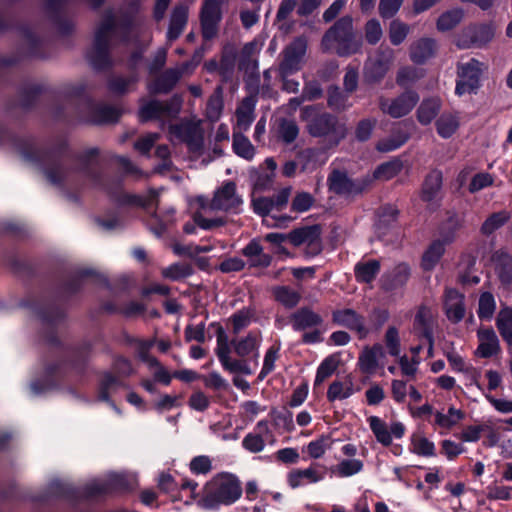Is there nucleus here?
Returning <instances> with one entry per match:
<instances>
[{"label":"nucleus","instance_id":"1","mask_svg":"<svg viewBox=\"0 0 512 512\" xmlns=\"http://www.w3.org/2000/svg\"><path fill=\"white\" fill-rule=\"evenodd\" d=\"M300 118L306 123V131L311 137L323 138L330 145H339L347 136L346 124L341 122L338 116L321 111L318 105L302 107Z\"/></svg>","mask_w":512,"mask_h":512},{"label":"nucleus","instance_id":"2","mask_svg":"<svg viewBox=\"0 0 512 512\" xmlns=\"http://www.w3.org/2000/svg\"><path fill=\"white\" fill-rule=\"evenodd\" d=\"M333 46L339 57H349L362 52L363 38L354 30L351 15L337 19L322 36L321 47L324 51L330 50Z\"/></svg>","mask_w":512,"mask_h":512},{"label":"nucleus","instance_id":"3","mask_svg":"<svg viewBox=\"0 0 512 512\" xmlns=\"http://www.w3.org/2000/svg\"><path fill=\"white\" fill-rule=\"evenodd\" d=\"M289 322L295 332H304L301 342L306 345L323 341L322 332L318 329L324 322L323 317L309 306H302L290 314Z\"/></svg>","mask_w":512,"mask_h":512},{"label":"nucleus","instance_id":"4","mask_svg":"<svg viewBox=\"0 0 512 512\" xmlns=\"http://www.w3.org/2000/svg\"><path fill=\"white\" fill-rule=\"evenodd\" d=\"M369 176L351 178L344 170L333 169L327 177L328 191L344 198H354L361 195L371 185Z\"/></svg>","mask_w":512,"mask_h":512},{"label":"nucleus","instance_id":"5","mask_svg":"<svg viewBox=\"0 0 512 512\" xmlns=\"http://www.w3.org/2000/svg\"><path fill=\"white\" fill-rule=\"evenodd\" d=\"M115 30V23L111 18L106 19L98 28L92 48L87 55L95 69H103L110 64L109 45Z\"/></svg>","mask_w":512,"mask_h":512},{"label":"nucleus","instance_id":"6","mask_svg":"<svg viewBox=\"0 0 512 512\" xmlns=\"http://www.w3.org/2000/svg\"><path fill=\"white\" fill-rule=\"evenodd\" d=\"M191 208L197 211L194 214L195 223L203 229H210L214 226H219L220 219L213 218L212 216L221 211L224 206V189L219 188L212 200H207L204 197H197L191 202Z\"/></svg>","mask_w":512,"mask_h":512},{"label":"nucleus","instance_id":"7","mask_svg":"<svg viewBox=\"0 0 512 512\" xmlns=\"http://www.w3.org/2000/svg\"><path fill=\"white\" fill-rule=\"evenodd\" d=\"M494 37L492 25L487 23L473 24L462 30L458 35L455 44L459 49L471 47H482L489 43Z\"/></svg>","mask_w":512,"mask_h":512},{"label":"nucleus","instance_id":"8","mask_svg":"<svg viewBox=\"0 0 512 512\" xmlns=\"http://www.w3.org/2000/svg\"><path fill=\"white\" fill-rule=\"evenodd\" d=\"M419 101V95L414 90H406L391 102L381 98L379 102L380 110L392 118H401L408 115Z\"/></svg>","mask_w":512,"mask_h":512},{"label":"nucleus","instance_id":"9","mask_svg":"<svg viewBox=\"0 0 512 512\" xmlns=\"http://www.w3.org/2000/svg\"><path fill=\"white\" fill-rule=\"evenodd\" d=\"M172 139L185 142L191 151H198L203 143V132L200 123L181 122L170 126Z\"/></svg>","mask_w":512,"mask_h":512},{"label":"nucleus","instance_id":"10","mask_svg":"<svg viewBox=\"0 0 512 512\" xmlns=\"http://www.w3.org/2000/svg\"><path fill=\"white\" fill-rule=\"evenodd\" d=\"M332 322L357 332L360 339L365 338L369 331L365 327V318L352 308L336 309L332 312Z\"/></svg>","mask_w":512,"mask_h":512},{"label":"nucleus","instance_id":"11","mask_svg":"<svg viewBox=\"0 0 512 512\" xmlns=\"http://www.w3.org/2000/svg\"><path fill=\"white\" fill-rule=\"evenodd\" d=\"M443 185V175L439 170H432L429 172L422 183L420 191V199L428 204L432 210L440 206V199L438 196Z\"/></svg>","mask_w":512,"mask_h":512},{"label":"nucleus","instance_id":"12","mask_svg":"<svg viewBox=\"0 0 512 512\" xmlns=\"http://www.w3.org/2000/svg\"><path fill=\"white\" fill-rule=\"evenodd\" d=\"M410 276V266L405 262H401L381 276L380 288L384 292H393L404 287Z\"/></svg>","mask_w":512,"mask_h":512},{"label":"nucleus","instance_id":"13","mask_svg":"<svg viewBox=\"0 0 512 512\" xmlns=\"http://www.w3.org/2000/svg\"><path fill=\"white\" fill-rule=\"evenodd\" d=\"M414 330L417 336L428 342V357L433 356L434 335L430 309L421 305L414 318Z\"/></svg>","mask_w":512,"mask_h":512},{"label":"nucleus","instance_id":"14","mask_svg":"<svg viewBox=\"0 0 512 512\" xmlns=\"http://www.w3.org/2000/svg\"><path fill=\"white\" fill-rule=\"evenodd\" d=\"M220 20V3L216 0H207L203 5L201 13L203 36L206 39H210L216 35Z\"/></svg>","mask_w":512,"mask_h":512},{"label":"nucleus","instance_id":"15","mask_svg":"<svg viewBox=\"0 0 512 512\" xmlns=\"http://www.w3.org/2000/svg\"><path fill=\"white\" fill-rule=\"evenodd\" d=\"M272 432L266 420L259 421L254 432L248 433L242 440V446L251 453L261 452L265 447V441L272 437Z\"/></svg>","mask_w":512,"mask_h":512},{"label":"nucleus","instance_id":"16","mask_svg":"<svg viewBox=\"0 0 512 512\" xmlns=\"http://www.w3.org/2000/svg\"><path fill=\"white\" fill-rule=\"evenodd\" d=\"M180 102L178 100L172 103H162L159 101H149L140 108V118L142 121L161 118L164 116L175 115L179 111Z\"/></svg>","mask_w":512,"mask_h":512},{"label":"nucleus","instance_id":"17","mask_svg":"<svg viewBox=\"0 0 512 512\" xmlns=\"http://www.w3.org/2000/svg\"><path fill=\"white\" fill-rule=\"evenodd\" d=\"M491 260L495 265V273L504 286L512 284V255L504 249L493 252Z\"/></svg>","mask_w":512,"mask_h":512},{"label":"nucleus","instance_id":"18","mask_svg":"<svg viewBox=\"0 0 512 512\" xmlns=\"http://www.w3.org/2000/svg\"><path fill=\"white\" fill-rule=\"evenodd\" d=\"M436 50L437 43L435 39L429 37L421 38L411 45L410 59L417 65H423L434 57Z\"/></svg>","mask_w":512,"mask_h":512},{"label":"nucleus","instance_id":"19","mask_svg":"<svg viewBox=\"0 0 512 512\" xmlns=\"http://www.w3.org/2000/svg\"><path fill=\"white\" fill-rule=\"evenodd\" d=\"M317 463L311 464L307 469H293L287 475V482L292 489L303 486L305 483H317L324 479L325 473L317 472L314 467Z\"/></svg>","mask_w":512,"mask_h":512},{"label":"nucleus","instance_id":"20","mask_svg":"<svg viewBox=\"0 0 512 512\" xmlns=\"http://www.w3.org/2000/svg\"><path fill=\"white\" fill-rule=\"evenodd\" d=\"M223 502L224 477L218 475L206 485L202 504L205 508L213 509L219 507Z\"/></svg>","mask_w":512,"mask_h":512},{"label":"nucleus","instance_id":"21","mask_svg":"<svg viewBox=\"0 0 512 512\" xmlns=\"http://www.w3.org/2000/svg\"><path fill=\"white\" fill-rule=\"evenodd\" d=\"M446 245L448 244L440 239H435L428 245L421 257L420 266L423 271L430 272L437 266L446 252Z\"/></svg>","mask_w":512,"mask_h":512},{"label":"nucleus","instance_id":"22","mask_svg":"<svg viewBox=\"0 0 512 512\" xmlns=\"http://www.w3.org/2000/svg\"><path fill=\"white\" fill-rule=\"evenodd\" d=\"M446 219L439 226L440 240L447 244L454 242L457 232L463 227L464 219L456 211L448 210Z\"/></svg>","mask_w":512,"mask_h":512},{"label":"nucleus","instance_id":"23","mask_svg":"<svg viewBox=\"0 0 512 512\" xmlns=\"http://www.w3.org/2000/svg\"><path fill=\"white\" fill-rule=\"evenodd\" d=\"M402 123L393 128L391 135L383 138L376 143V150L381 153H387L402 147L409 139L410 133L408 130L401 127ZM405 125V122H403Z\"/></svg>","mask_w":512,"mask_h":512},{"label":"nucleus","instance_id":"24","mask_svg":"<svg viewBox=\"0 0 512 512\" xmlns=\"http://www.w3.org/2000/svg\"><path fill=\"white\" fill-rule=\"evenodd\" d=\"M381 271V262L378 259L359 261L354 266V276L357 283L371 284Z\"/></svg>","mask_w":512,"mask_h":512},{"label":"nucleus","instance_id":"25","mask_svg":"<svg viewBox=\"0 0 512 512\" xmlns=\"http://www.w3.org/2000/svg\"><path fill=\"white\" fill-rule=\"evenodd\" d=\"M383 347L381 344H374L372 347H365L360 353L357 365L364 374H373L378 368V357L383 356Z\"/></svg>","mask_w":512,"mask_h":512},{"label":"nucleus","instance_id":"26","mask_svg":"<svg viewBox=\"0 0 512 512\" xmlns=\"http://www.w3.org/2000/svg\"><path fill=\"white\" fill-rule=\"evenodd\" d=\"M389 70V62L383 58H376L365 63L363 69L364 82L368 85L380 83Z\"/></svg>","mask_w":512,"mask_h":512},{"label":"nucleus","instance_id":"27","mask_svg":"<svg viewBox=\"0 0 512 512\" xmlns=\"http://www.w3.org/2000/svg\"><path fill=\"white\" fill-rule=\"evenodd\" d=\"M255 100L252 96L242 100L240 106L236 110V125L233 131L243 133L249 130L254 120Z\"/></svg>","mask_w":512,"mask_h":512},{"label":"nucleus","instance_id":"28","mask_svg":"<svg viewBox=\"0 0 512 512\" xmlns=\"http://www.w3.org/2000/svg\"><path fill=\"white\" fill-rule=\"evenodd\" d=\"M442 102L438 97L424 98L416 111L418 122L423 125H429L439 114Z\"/></svg>","mask_w":512,"mask_h":512},{"label":"nucleus","instance_id":"29","mask_svg":"<svg viewBox=\"0 0 512 512\" xmlns=\"http://www.w3.org/2000/svg\"><path fill=\"white\" fill-rule=\"evenodd\" d=\"M321 227L318 224L295 228L287 234L288 241L295 247L313 240H319Z\"/></svg>","mask_w":512,"mask_h":512},{"label":"nucleus","instance_id":"30","mask_svg":"<svg viewBox=\"0 0 512 512\" xmlns=\"http://www.w3.org/2000/svg\"><path fill=\"white\" fill-rule=\"evenodd\" d=\"M327 106L334 112H344L351 107L349 93L342 91L337 85H330L327 88Z\"/></svg>","mask_w":512,"mask_h":512},{"label":"nucleus","instance_id":"31","mask_svg":"<svg viewBox=\"0 0 512 512\" xmlns=\"http://www.w3.org/2000/svg\"><path fill=\"white\" fill-rule=\"evenodd\" d=\"M187 15L188 11L185 6L179 5L174 8L167 31L169 41H174L180 36L186 25Z\"/></svg>","mask_w":512,"mask_h":512},{"label":"nucleus","instance_id":"32","mask_svg":"<svg viewBox=\"0 0 512 512\" xmlns=\"http://www.w3.org/2000/svg\"><path fill=\"white\" fill-rule=\"evenodd\" d=\"M272 294L275 301L284 306L286 309L295 308L301 300V294L298 291L292 289L290 286L286 285L274 287Z\"/></svg>","mask_w":512,"mask_h":512},{"label":"nucleus","instance_id":"33","mask_svg":"<svg viewBox=\"0 0 512 512\" xmlns=\"http://www.w3.org/2000/svg\"><path fill=\"white\" fill-rule=\"evenodd\" d=\"M403 166L401 158L394 157L378 165L373 172V178L378 180H390L402 171Z\"/></svg>","mask_w":512,"mask_h":512},{"label":"nucleus","instance_id":"34","mask_svg":"<svg viewBox=\"0 0 512 512\" xmlns=\"http://www.w3.org/2000/svg\"><path fill=\"white\" fill-rule=\"evenodd\" d=\"M464 18L462 8H453L443 12L436 21V28L439 32H448L454 29Z\"/></svg>","mask_w":512,"mask_h":512},{"label":"nucleus","instance_id":"35","mask_svg":"<svg viewBox=\"0 0 512 512\" xmlns=\"http://www.w3.org/2000/svg\"><path fill=\"white\" fill-rule=\"evenodd\" d=\"M510 219V214L506 210L490 214L480 227V232L484 236H490L496 230L503 227Z\"/></svg>","mask_w":512,"mask_h":512},{"label":"nucleus","instance_id":"36","mask_svg":"<svg viewBox=\"0 0 512 512\" xmlns=\"http://www.w3.org/2000/svg\"><path fill=\"white\" fill-rule=\"evenodd\" d=\"M232 149L237 156L245 160L250 161L254 158L255 148L243 133L233 131Z\"/></svg>","mask_w":512,"mask_h":512},{"label":"nucleus","instance_id":"37","mask_svg":"<svg viewBox=\"0 0 512 512\" xmlns=\"http://www.w3.org/2000/svg\"><path fill=\"white\" fill-rule=\"evenodd\" d=\"M339 366V359L336 355L327 356L318 366L314 380V389L320 386L326 379L331 377Z\"/></svg>","mask_w":512,"mask_h":512},{"label":"nucleus","instance_id":"38","mask_svg":"<svg viewBox=\"0 0 512 512\" xmlns=\"http://www.w3.org/2000/svg\"><path fill=\"white\" fill-rule=\"evenodd\" d=\"M438 135L444 139L450 138L459 128L458 118L451 113H443L435 122Z\"/></svg>","mask_w":512,"mask_h":512},{"label":"nucleus","instance_id":"39","mask_svg":"<svg viewBox=\"0 0 512 512\" xmlns=\"http://www.w3.org/2000/svg\"><path fill=\"white\" fill-rule=\"evenodd\" d=\"M496 326L502 339L512 346V309H502L496 319Z\"/></svg>","mask_w":512,"mask_h":512},{"label":"nucleus","instance_id":"40","mask_svg":"<svg viewBox=\"0 0 512 512\" xmlns=\"http://www.w3.org/2000/svg\"><path fill=\"white\" fill-rule=\"evenodd\" d=\"M367 421L376 440L385 447L390 446L392 444V436L387 424L378 416H370Z\"/></svg>","mask_w":512,"mask_h":512},{"label":"nucleus","instance_id":"41","mask_svg":"<svg viewBox=\"0 0 512 512\" xmlns=\"http://www.w3.org/2000/svg\"><path fill=\"white\" fill-rule=\"evenodd\" d=\"M238 69L246 73H251L247 86L249 88L253 86L255 94H257L259 85L258 61L254 58H239Z\"/></svg>","mask_w":512,"mask_h":512},{"label":"nucleus","instance_id":"42","mask_svg":"<svg viewBox=\"0 0 512 512\" xmlns=\"http://www.w3.org/2000/svg\"><path fill=\"white\" fill-rule=\"evenodd\" d=\"M354 394L353 383L349 381L348 385H345L339 380L333 381L327 390V400L334 402L336 400H344Z\"/></svg>","mask_w":512,"mask_h":512},{"label":"nucleus","instance_id":"43","mask_svg":"<svg viewBox=\"0 0 512 512\" xmlns=\"http://www.w3.org/2000/svg\"><path fill=\"white\" fill-rule=\"evenodd\" d=\"M124 489L128 488V484L125 481L123 474H110L107 483L102 481H96L91 489L92 494L106 492L109 489Z\"/></svg>","mask_w":512,"mask_h":512},{"label":"nucleus","instance_id":"44","mask_svg":"<svg viewBox=\"0 0 512 512\" xmlns=\"http://www.w3.org/2000/svg\"><path fill=\"white\" fill-rule=\"evenodd\" d=\"M299 135V128L295 121L281 118L278 124V137L285 143H293Z\"/></svg>","mask_w":512,"mask_h":512},{"label":"nucleus","instance_id":"45","mask_svg":"<svg viewBox=\"0 0 512 512\" xmlns=\"http://www.w3.org/2000/svg\"><path fill=\"white\" fill-rule=\"evenodd\" d=\"M243 493L240 480L235 474L226 472V506L235 503Z\"/></svg>","mask_w":512,"mask_h":512},{"label":"nucleus","instance_id":"46","mask_svg":"<svg viewBox=\"0 0 512 512\" xmlns=\"http://www.w3.org/2000/svg\"><path fill=\"white\" fill-rule=\"evenodd\" d=\"M121 384V381L112 374H104L100 381L98 398L102 401H109L110 395L113 394Z\"/></svg>","mask_w":512,"mask_h":512},{"label":"nucleus","instance_id":"47","mask_svg":"<svg viewBox=\"0 0 512 512\" xmlns=\"http://www.w3.org/2000/svg\"><path fill=\"white\" fill-rule=\"evenodd\" d=\"M496 309L495 299L492 293L483 292L479 297L477 314L481 320L492 318Z\"/></svg>","mask_w":512,"mask_h":512},{"label":"nucleus","instance_id":"48","mask_svg":"<svg viewBox=\"0 0 512 512\" xmlns=\"http://www.w3.org/2000/svg\"><path fill=\"white\" fill-rule=\"evenodd\" d=\"M230 345L226 341V371L232 374L251 375L252 370L245 359H234L229 356Z\"/></svg>","mask_w":512,"mask_h":512},{"label":"nucleus","instance_id":"49","mask_svg":"<svg viewBox=\"0 0 512 512\" xmlns=\"http://www.w3.org/2000/svg\"><path fill=\"white\" fill-rule=\"evenodd\" d=\"M408 33L409 26L406 23L400 21L399 19H394L390 22L389 40L392 45L398 46L403 43Z\"/></svg>","mask_w":512,"mask_h":512},{"label":"nucleus","instance_id":"50","mask_svg":"<svg viewBox=\"0 0 512 512\" xmlns=\"http://www.w3.org/2000/svg\"><path fill=\"white\" fill-rule=\"evenodd\" d=\"M331 444L332 440L330 435L322 434L319 438L311 441L307 445V453L311 458L319 459L325 454L326 450L330 448Z\"/></svg>","mask_w":512,"mask_h":512},{"label":"nucleus","instance_id":"51","mask_svg":"<svg viewBox=\"0 0 512 512\" xmlns=\"http://www.w3.org/2000/svg\"><path fill=\"white\" fill-rule=\"evenodd\" d=\"M231 346H233L235 353L239 357L244 358L257 349L256 337L252 333H249L246 337L238 341H232Z\"/></svg>","mask_w":512,"mask_h":512},{"label":"nucleus","instance_id":"52","mask_svg":"<svg viewBox=\"0 0 512 512\" xmlns=\"http://www.w3.org/2000/svg\"><path fill=\"white\" fill-rule=\"evenodd\" d=\"M376 124H377V120L375 118L361 119L355 127V131H354L355 139L358 142L368 141L372 136V133L376 127Z\"/></svg>","mask_w":512,"mask_h":512},{"label":"nucleus","instance_id":"53","mask_svg":"<svg viewBox=\"0 0 512 512\" xmlns=\"http://www.w3.org/2000/svg\"><path fill=\"white\" fill-rule=\"evenodd\" d=\"M156 343V339H149V340H143V339H137L135 340V349L137 352L138 357L141 361L146 363L147 365H156L157 359L149 354L150 349L154 346Z\"/></svg>","mask_w":512,"mask_h":512},{"label":"nucleus","instance_id":"54","mask_svg":"<svg viewBox=\"0 0 512 512\" xmlns=\"http://www.w3.org/2000/svg\"><path fill=\"white\" fill-rule=\"evenodd\" d=\"M223 108V99L221 87H217L214 95L210 98L207 104L206 115L211 121L219 120Z\"/></svg>","mask_w":512,"mask_h":512},{"label":"nucleus","instance_id":"55","mask_svg":"<svg viewBox=\"0 0 512 512\" xmlns=\"http://www.w3.org/2000/svg\"><path fill=\"white\" fill-rule=\"evenodd\" d=\"M181 73L177 70H168L156 81L151 88L154 92H168L179 80Z\"/></svg>","mask_w":512,"mask_h":512},{"label":"nucleus","instance_id":"56","mask_svg":"<svg viewBox=\"0 0 512 512\" xmlns=\"http://www.w3.org/2000/svg\"><path fill=\"white\" fill-rule=\"evenodd\" d=\"M365 40L370 45H376L382 38L383 31L379 20L370 19L364 26Z\"/></svg>","mask_w":512,"mask_h":512},{"label":"nucleus","instance_id":"57","mask_svg":"<svg viewBox=\"0 0 512 512\" xmlns=\"http://www.w3.org/2000/svg\"><path fill=\"white\" fill-rule=\"evenodd\" d=\"M411 451L419 456L433 457L436 455L435 445L426 437L412 438Z\"/></svg>","mask_w":512,"mask_h":512},{"label":"nucleus","instance_id":"58","mask_svg":"<svg viewBox=\"0 0 512 512\" xmlns=\"http://www.w3.org/2000/svg\"><path fill=\"white\" fill-rule=\"evenodd\" d=\"M314 197L308 192H298L291 203V211L303 213L311 209L314 204Z\"/></svg>","mask_w":512,"mask_h":512},{"label":"nucleus","instance_id":"59","mask_svg":"<svg viewBox=\"0 0 512 512\" xmlns=\"http://www.w3.org/2000/svg\"><path fill=\"white\" fill-rule=\"evenodd\" d=\"M236 184L232 181H226V212H239V208L243 203L241 197L235 195Z\"/></svg>","mask_w":512,"mask_h":512},{"label":"nucleus","instance_id":"60","mask_svg":"<svg viewBox=\"0 0 512 512\" xmlns=\"http://www.w3.org/2000/svg\"><path fill=\"white\" fill-rule=\"evenodd\" d=\"M363 469V462L358 459H345L338 464V473L341 477L353 476Z\"/></svg>","mask_w":512,"mask_h":512},{"label":"nucleus","instance_id":"61","mask_svg":"<svg viewBox=\"0 0 512 512\" xmlns=\"http://www.w3.org/2000/svg\"><path fill=\"white\" fill-rule=\"evenodd\" d=\"M385 343L391 356L397 357L400 354L399 332L395 326H390L385 333Z\"/></svg>","mask_w":512,"mask_h":512},{"label":"nucleus","instance_id":"62","mask_svg":"<svg viewBox=\"0 0 512 512\" xmlns=\"http://www.w3.org/2000/svg\"><path fill=\"white\" fill-rule=\"evenodd\" d=\"M404 0H380L378 10L383 19L394 17L401 8Z\"/></svg>","mask_w":512,"mask_h":512},{"label":"nucleus","instance_id":"63","mask_svg":"<svg viewBox=\"0 0 512 512\" xmlns=\"http://www.w3.org/2000/svg\"><path fill=\"white\" fill-rule=\"evenodd\" d=\"M487 429L490 427L485 424L469 425L462 430L459 438L463 442H477L481 438V433Z\"/></svg>","mask_w":512,"mask_h":512},{"label":"nucleus","instance_id":"64","mask_svg":"<svg viewBox=\"0 0 512 512\" xmlns=\"http://www.w3.org/2000/svg\"><path fill=\"white\" fill-rule=\"evenodd\" d=\"M445 314L449 321L452 323H459L465 316V304L464 301H457L453 304L445 303Z\"/></svg>","mask_w":512,"mask_h":512}]
</instances>
